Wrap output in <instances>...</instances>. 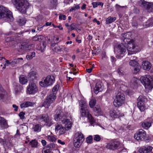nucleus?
Masks as SVG:
<instances>
[{"instance_id": "473e14b6", "label": "nucleus", "mask_w": 153, "mask_h": 153, "mask_svg": "<svg viewBox=\"0 0 153 153\" xmlns=\"http://www.w3.org/2000/svg\"><path fill=\"white\" fill-rule=\"evenodd\" d=\"M38 144V142L35 140H32L29 143L32 147L37 148Z\"/></svg>"}, {"instance_id": "5fc2aeb1", "label": "nucleus", "mask_w": 153, "mask_h": 153, "mask_svg": "<svg viewBox=\"0 0 153 153\" xmlns=\"http://www.w3.org/2000/svg\"><path fill=\"white\" fill-rule=\"evenodd\" d=\"M25 113L23 111L21 112L19 114V116L21 119H23L25 118Z\"/></svg>"}, {"instance_id": "6e6d98bb", "label": "nucleus", "mask_w": 153, "mask_h": 153, "mask_svg": "<svg viewBox=\"0 0 153 153\" xmlns=\"http://www.w3.org/2000/svg\"><path fill=\"white\" fill-rule=\"evenodd\" d=\"M147 23L149 24V26L152 25H153V18L148 20Z\"/></svg>"}, {"instance_id": "20e7f679", "label": "nucleus", "mask_w": 153, "mask_h": 153, "mask_svg": "<svg viewBox=\"0 0 153 153\" xmlns=\"http://www.w3.org/2000/svg\"><path fill=\"white\" fill-rule=\"evenodd\" d=\"M125 97L122 92H119L116 95L113 102L114 105L116 107H119L122 105L125 102Z\"/></svg>"}, {"instance_id": "e2e57ef3", "label": "nucleus", "mask_w": 153, "mask_h": 153, "mask_svg": "<svg viewBox=\"0 0 153 153\" xmlns=\"http://www.w3.org/2000/svg\"><path fill=\"white\" fill-rule=\"evenodd\" d=\"M93 7L94 8H96L98 6V3L97 2H93L92 3Z\"/></svg>"}, {"instance_id": "1a4fd4ad", "label": "nucleus", "mask_w": 153, "mask_h": 153, "mask_svg": "<svg viewBox=\"0 0 153 153\" xmlns=\"http://www.w3.org/2000/svg\"><path fill=\"white\" fill-rule=\"evenodd\" d=\"M45 78L43 80L39 82L40 85L43 87L52 85L55 81L54 77L53 76H48Z\"/></svg>"}, {"instance_id": "c756f323", "label": "nucleus", "mask_w": 153, "mask_h": 153, "mask_svg": "<svg viewBox=\"0 0 153 153\" xmlns=\"http://www.w3.org/2000/svg\"><path fill=\"white\" fill-rule=\"evenodd\" d=\"M127 8V7L126 6H121L118 4H116L115 5V9L117 11L121 12Z\"/></svg>"}, {"instance_id": "f8f14e48", "label": "nucleus", "mask_w": 153, "mask_h": 153, "mask_svg": "<svg viewBox=\"0 0 153 153\" xmlns=\"http://www.w3.org/2000/svg\"><path fill=\"white\" fill-rule=\"evenodd\" d=\"M146 100L145 97L143 95H140L137 99V106L141 112L144 111L145 109L144 102Z\"/></svg>"}, {"instance_id": "e433bc0d", "label": "nucleus", "mask_w": 153, "mask_h": 153, "mask_svg": "<svg viewBox=\"0 0 153 153\" xmlns=\"http://www.w3.org/2000/svg\"><path fill=\"white\" fill-rule=\"evenodd\" d=\"M79 105L81 108H86L88 107L86 102L81 100L79 102Z\"/></svg>"}, {"instance_id": "69168bd1", "label": "nucleus", "mask_w": 153, "mask_h": 153, "mask_svg": "<svg viewBox=\"0 0 153 153\" xmlns=\"http://www.w3.org/2000/svg\"><path fill=\"white\" fill-rule=\"evenodd\" d=\"M13 107L14 108V111H18V107L15 104H13L12 105Z\"/></svg>"}, {"instance_id": "5701e85b", "label": "nucleus", "mask_w": 153, "mask_h": 153, "mask_svg": "<svg viewBox=\"0 0 153 153\" xmlns=\"http://www.w3.org/2000/svg\"><path fill=\"white\" fill-rule=\"evenodd\" d=\"M37 74V73L34 71H32L30 72L28 75V77L31 80H33L36 79Z\"/></svg>"}, {"instance_id": "412c9836", "label": "nucleus", "mask_w": 153, "mask_h": 153, "mask_svg": "<svg viewBox=\"0 0 153 153\" xmlns=\"http://www.w3.org/2000/svg\"><path fill=\"white\" fill-rule=\"evenodd\" d=\"M152 147L151 146H148L147 147H143L140 148L138 151L140 153H148L151 152Z\"/></svg>"}, {"instance_id": "4d7b16f0", "label": "nucleus", "mask_w": 153, "mask_h": 153, "mask_svg": "<svg viewBox=\"0 0 153 153\" xmlns=\"http://www.w3.org/2000/svg\"><path fill=\"white\" fill-rule=\"evenodd\" d=\"M57 0H51V3L53 6H56L57 4Z\"/></svg>"}, {"instance_id": "774afa93", "label": "nucleus", "mask_w": 153, "mask_h": 153, "mask_svg": "<svg viewBox=\"0 0 153 153\" xmlns=\"http://www.w3.org/2000/svg\"><path fill=\"white\" fill-rule=\"evenodd\" d=\"M134 12L136 13H138L139 12V10L136 7H134L133 10Z\"/></svg>"}, {"instance_id": "f704fd0d", "label": "nucleus", "mask_w": 153, "mask_h": 153, "mask_svg": "<svg viewBox=\"0 0 153 153\" xmlns=\"http://www.w3.org/2000/svg\"><path fill=\"white\" fill-rule=\"evenodd\" d=\"M86 116L88 117V119L89 120V122L91 125L94 123L95 120L94 118L89 112L88 113V114Z\"/></svg>"}, {"instance_id": "c03bdc74", "label": "nucleus", "mask_w": 153, "mask_h": 153, "mask_svg": "<svg viewBox=\"0 0 153 153\" xmlns=\"http://www.w3.org/2000/svg\"><path fill=\"white\" fill-rule=\"evenodd\" d=\"M134 67V73L135 74H137L140 71V67L139 65H138L135 67Z\"/></svg>"}, {"instance_id": "6ab92c4d", "label": "nucleus", "mask_w": 153, "mask_h": 153, "mask_svg": "<svg viewBox=\"0 0 153 153\" xmlns=\"http://www.w3.org/2000/svg\"><path fill=\"white\" fill-rule=\"evenodd\" d=\"M62 122L63 124L64 125L65 128L68 130L71 128L72 126V123L70 120L67 119L63 118L62 120Z\"/></svg>"}, {"instance_id": "c9c22d12", "label": "nucleus", "mask_w": 153, "mask_h": 153, "mask_svg": "<svg viewBox=\"0 0 153 153\" xmlns=\"http://www.w3.org/2000/svg\"><path fill=\"white\" fill-rule=\"evenodd\" d=\"M32 105V102L27 101L22 104L20 105V107L21 108L27 107L29 106H31Z\"/></svg>"}, {"instance_id": "13d9d810", "label": "nucleus", "mask_w": 153, "mask_h": 153, "mask_svg": "<svg viewBox=\"0 0 153 153\" xmlns=\"http://www.w3.org/2000/svg\"><path fill=\"white\" fill-rule=\"evenodd\" d=\"M66 18V16L65 15H60L59 16V19H63L65 20Z\"/></svg>"}, {"instance_id": "09e8293b", "label": "nucleus", "mask_w": 153, "mask_h": 153, "mask_svg": "<svg viewBox=\"0 0 153 153\" xmlns=\"http://www.w3.org/2000/svg\"><path fill=\"white\" fill-rule=\"evenodd\" d=\"M48 139L51 142H55L56 140V138L53 136L51 135H48L47 136Z\"/></svg>"}, {"instance_id": "6e6552de", "label": "nucleus", "mask_w": 153, "mask_h": 153, "mask_svg": "<svg viewBox=\"0 0 153 153\" xmlns=\"http://www.w3.org/2000/svg\"><path fill=\"white\" fill-rule=\"evenodd\" d=\"M126 51V48L123 44L118 45L114 47V53L117 55L116 57L118 59L123 56Z\"/></svg>"}, {"instance_id": "0e129e2a", "label": "nucleus", "mask_w": 153, "mask_h": 153, "mask_svg": "<svg viewBox=\"0 0 153 153\" xmlns=\"http://www.w3.org/2000/svg\"><path fill=\"white\" fill-rule=\"evenodd\" d=\"M6 65H13V63L12 62V61L11 62H10L8 60H7L5 62Z\"/></svg>"}, {"instance_id": "052dcab7", "label": "nucleus", "mask_w": 153, "mask_h": 153, "mask_svg": "<svg viewBox=\"0 0 153 153\" xmlns=\"http://www.w3.org/2000/svg\"><path fill=\"white\" fill-rule=\"evenodd\" d=\"M117 71L120 75H123V71L120 68H118L117 69Z\"/></svg>"}, {"instance_id": "603ef678", "label": "nucleus", "mask_w": 153, "mask_h": 153, "mask_svg": "<svg viewBox=\"0 0 153 153\" xmlns=\"http://www.w3.org/2000/svg\"><path fill=\"white\" fill-rule=\"evenodd\" d=\"M101 139V138L100 136L98 135H96L94 136V140L96 141H99Z\"/></svg>"}, {"instance_id": "72a5a7b5", "label": "nucleus", "mask_w": 153, "mask_h": 153, "mask_svg": "<svg viewBox=\"0 0 153 153\" xmlns=\"http://www.w3.org/2000/svg\"><path fill=\"white\" fill-rule=\"evenodd\" d=\"M23 59L22 58H18L17 59H14L12 62L13 63V64H18L22 63L23 62Z\"/></svg>"}, {"instance_id": "58836bf2", "label": "nucleus", "mask_w": 153, "mask_h": 153, "mask_svg": "<svg viewBox=\"0 0 153 153\" xmlns=\"http://www.w3.org/2000/svg\"><path fill=\"white\" fill-rule=\"evenodd\" d=\"M5 94V91L2 87H0V100L3 99Z\"/></svg>"}, {"instance_id": "0eeeda50", "label": "nucleus", "mask_w": 153, "mask_h": 153, "mask_svg": "<svg viewBox=\"0 0 153 153\" xmlns=\"http://www.w3.org/2000/svg\"><path fill=\"white\" fill-rule=\"evenodd\" d=\"M140 80L146 88L149 90L152 88L151 82L152 80V79L150 75L142 76L140 77Z\"/></svg>"}, {"instance_id": "49530a36", "label": "nucleus", "mask_w": 153, "mask_h": 153, "mask_svg": "<svg viewBox=\"0 0 153 153\" xmlns=\"http://www.w3.org/2000/svg\"><path fill=\"white\" fill-rule=\"evenodd\" d=\"M94 110L95 113L99 114H100L101 111V109L99 106H97L95 107Z\"/></svg>"}, {"instance_id": "7c9ffc66", "label": "nucleus", "mask_w": 153, "mask_h": 153, "mask_svg": "<svg viewBox=\"0 0 153 153\" xmlns=\"http://www.w3.org/2000/svg\"><path fill=\"white\" fill-rule=\"evenodd\" d=\"M116 19L115 17H111L110 16L108 17L106 19V23L107 24H109L114 22Z\"/></svg>"}, {"instance_id": "9d476101", "label": "nucleus", "mask_w": 153, "mask_h": 153, "mask_svg": "<svg viewBox=\"0 0 153 153\" xmlns=\"http://www.w3.org/2000/svg\"><path fill=\"white\" fill-rule=\"evenodd\" d=\"M128 55H131L140 51L139 47L134 42L128 44L127 46Z\"/></svg>"}, {"instance_id": "8fccbe9b", "label": "nucleus", "mask_w": 153, "mask_h": 153, "mask_svg": "<svg viewBox=\"0 0 153 153\" xmlns=\"http://www.w3.org/2000/svg\"><path fill=\"white\" fill-rule=\"evenodd\" d=\"M80 7L79 5H77L75 6V7H73L71 8L69 11L70 12L73 11H75L76 10H78L79 9Z\"/></svg>"}, {"instance_id": "bb28decb", "label": "nucleus", "mask_w": 153, "mask_h": 153, "mask_svg": "<svg viewBox=\"0 0 153 153\" xmlns=\"http://www.w3.org/2000/svg\"><path fill=\"white\" fill-rule=\"evenodd\" d=\"M41 126L40 124H36L33 125L32 129L34 131L39 132L41 131Z\"/></svg>"}, {"instance_id": "338daca9", "label": "nucleus", "mask_w": 153, "mask_h": 153, "mask_svg": "<svg viewBox=\"0 0 153 153\" xmlns=\"http://www.w3.org/2000/svg\"><path fill=\"white\" fill-rule=\"evenodd\" d=\"M51 152V150L49 148H48L46 150H44L42 152V153H50Z\"/></svg>"}, {"instance_id": "a878e982", "label": "nucleus", "mask_w": 153, "mask_h": 153, "mask_svg": "<svg viewBox=\"0 0 153 153\" xmlns=\"http://www.w3.org/2000/svg\"><path fill=\"white\" fill-rule=\"evenodd\" d=\"M122 39H123L124 42L126 43L127 42L128 43V41H127V40H129L131 38L130 34L128 33H123L122 34Z\"/></svg>"}, {"instance_id": "2f4dec72", "label": "nucleus", "mask_w": 153, "mask_h": 153, "mask_svg": "<svg viewBox=\"0 0 153 153\" xmlns=\"http://www.w3.org/2000/svg\"><path fill=\"white\" fill-rule=\"evenodd\" d=\"M102 90V86L100 85L99 84H97L94 88V92L95 94H97L99 92L101 91Z\"/></svg>"}, {"instance_id": "ddd939ff", "label": "nucleus", "mask_w": 153, "mask_h": 153, "mask_svg": "<svg viewBox=\"0 0 153 153\" xmlns=\"http://www.w3.org/2000/svg\"><path fill=\"white\" fill-rule=\"evenodd\" d=\"M146 135L145 131L140 129L134 134V137L137 140H142L144 139Z\"/></svg>"}, {"instance_id": "2eb2a0df", "label": "nucleus", "mask_w": 153, "mask_h": 153, "mask_svg": "<svg viewBox=\"0 0 153 153\" xmlns=\"http://www.w3.org/2000/svg\"><path fill=\"white\" fill-rule=\"evenodd\" d=\"M28 93L30 94H34L38 90L37 87L33 82H31L27 88Z\"/></svg>"}, {"instance_id": "b1692460", "label": "nucleus", "mask_w": 153, "mask_h": 153, "mask_svg": "<svg viewBox=\"0 0 153 153\" xmlns=\"http://www.w3.org/2000/svg\"><path fill=\"white\" fill-rule=\"evenodd\" d=\"M0 126L2 129L6 128L8 127L7 122L3 117H0Z\"/></svg>"}, {"instance_id": "9b49d317", "label": "nucleus", "mask_w": 153, "mask_h": 153, "mask_svg": "<svg viewBox=\"0 0 153 153\" xmlns=\"http://www.w3.org/2000/svg\"><path fill=\"white\" fill-rule=\"evenodd\" d=\"M122 146V144L119 141L114 140L108 143L106 146V148L113 150L118 149Z\"/></svg>"}, {"instance_id": "f257e3e1", "label": "nucleus", "mask_w": 153, "mask_h": 153, "mask_svg": "<svg viewBox=\"0 0 153 153\" xmlns=\"http://www.w3.org/2000/svg\"><path fill=\"white\" fill-rule=\"evenodd\" d=\"M59 88V85H57L53 87L52 89L53 93L47 97L43 103V106L45 108H48L51 104L54 102L56 98V94L54 92L58 91Z\"/></svg>"}, {"instance_id": "a211bd4d", "label": "nucleus", "mask_w": 153, "mask_h": 153, "mask_svg": "<svg viewBox=\"0 0 153 153\" xmlns=\"http://www.w3.org/2000/svg\"><path fill=\"white\" fill-rule=\"evenodd\" d=\"M144 8L148 12H153V3L146 2L143 4Z\"/></svg>"}, {"instance_id": "bf43d9fd", "label": "nucleus", "mask_w": 153, "mask_h": 153, "mask_svg": "<svg viewBox=\"0 0 153 153\" xmlns=\"http://www.w3.org/2000/svg\"><path fill=\"white\" fill-rule=\"evenodd\" d=\"M75 25H74V24H72L68 28V29H71V30H74L75 28Z\"/></svg>"}, {"instance_id": "7ed1b4c3", "label": "nucleus", "mask_w": 153, "mask_h": 153, "mask_svg": "<svg viewBox=\"0 0 153 153\" xmlns=\"http://www.w3.org/2000/svg\"><path fill=\"white\" fill-rule=\"evenodd\" d=\"M1 18L8 22H12L14 20L12 12L2 6H0V19Z\"/></svg>"}, {"instance_id": "4c0bfd02", "label": "nucleus", "mask_w": 153, "mask_h": 153, "mask_svg": "<svg viewBox=\"0 0 153 153\" xmlns=\"http://www.w3.org/2000/svg\"><path fill=\"white\" fill-rule=\"evenodd\" d=\"M13 139V138L12 137H8L7 139L5 140V142H6V144H5V145L7 146H10L12 145V144L11 143Z\"/></svg>"}, {"instance_id": "f3484780", "label": "nucleus", "mask_w": 153, "mask_h": 153, "mask_svg": "<svg viewBox=\"0 0 153 153\" xmlns=\"http://www.w3.org/2000/svg\"><path fill=\"white\" fill-rule=\"evenodd\" d=\"M56 114L54 116V119L56 121L62 119L64 115L62 110L60 109H57L55 111Z\"/></svg>"}, {"instance_id": "864d4df0", "label": "nucleus", "mask_w": 153, "mask_h": 153, "mask_svg": "<svg viewBox=\"0 0 153 153\" xmlns=\"http://www.w3.org/2000/svg\"><path fill=\"white\" fill-rule=\"evenodd\" d=\"M93 140V138L91 136H89L86 138V141L87 143H91Z\"/></svg>"}, {"instance_id": "de8ad7c7", "label": "nucleus", "mask_w": 153, "mask_h": 153, "mask_svg": "<svg viewBox=\"0 0 153 153\" xmlns=\"http://www.w3.org/2000/svg\"><path fill=\"white\" fill-rule=\"evenodd\" d=\"M35 56V52H33L27 55L26 57L27 59H32Z\"/></svg>"}, {"instance_id": "39448f33", "label": "nucleus", "mask_w": 153, "mask_h": 153, "mask_svg": "<svg viewBox=\"0 0 153 153\" xmlns=\"http://www.w3.org/2000/svg\"><path fill=\"white\" fill-rule=\"evenodd\" d=\"M85 140V138L82 133L78 132L74 135V143L75 147L79 148Z\"/></svg>"}, {"instance_id": "4be33fe9", "label": "nucleus", "mask_w": 153, "mask_h": 153, "mask_svg": "<svg viewBox=\"0 0 153 153\" xmlns=\"http://www.w3.org/2000/svg\"><path fill=\"white\" fill-rule=\"evenodd\" d=\"M152 122L151 120L147 119L142 123V126L144 129H147L152 126Z\"/></svg>"}, {"instance_id": "79ce46f5", "label": "nucleus", "mask_w": 153, "mask_h": 153, "mask_svg": "<svg viewBox=\"0 0 153 153\" xmlns=\"http://www.w3.org/2000/svg\"><path fill=\"white\" fill-rule=\"evenodd\" d=\"M96 102V100L95 99L91 100L89 102V104L90 107L92 108L95 105Z\"/></svg>"}, {"instance_id": "c85d7f7f", "label": "nucleus", "mask_w": 153, "mask_h": 153, "mask_svg": "<svg viewBox=\"0 0 153 153\" xmlns=\"http://www.w3.org/2000/svg\"><path fill=\"white\" fill-rule=\"evenodd\" d=\"M19 81L20 83L22 84H26L28 81L27 77L23 75H21L19 77Z\"/></svg>"}, {"instance_id": "3c124183", "label": "nucleus", "mask_w": 153, "mask_h": 153, "mask_svg": "<svg viewBox=\"0 0 153 153\" xmlns=\"http://www.w3.org/2000/svg\"><path fill=\"white\" fill-rule=\"evenodd\" d=\"M62 48L60 46H57L55 47L53 50L57 53L60 52L62 51Z\"/></svg>"}, {"instance_id": "680f3d73", "label": "nucleus", "mask_w": 153, "mask_h": 153, "mask_svg": "<svg viewBox=\"0 0 153 153\" xmlns=\"http://www.w3.org/2000/svg\"><path fill=\"white\" fill-rule=\"evenodd\" d=\"M13 40V39L10 37H8L5 38V41L7 42H10Z\"/></svg>"}, {"instance_id": "aec40b11", "label": "nucleus", "mask_w": 153, "mask_h": 153, "mask_svg": "<svg viewBox=\"0 0 153 153\" xmlns=\"http://www.w3.org/2000/svg\"><path fill=\"white\" fill-rule=\"evenodd\" d=\"M151 66V63L148 61H144L142 62V67L144 70L148 71L150 69Z\"/></svg>"}, {"instance_id": "a19ab883", "label": "nucleus", "mask_w": 153, "mask_h": 153, "mask_svg": "<svg viewBox=\"0 0 153 153\" xmlns=\"http://www.w3.org/2000/svg\"><path fill=\"white\" fill-rule=\"evenodd\" d=\"M47 148H49L51 150L54 149L56 148V145L53 143H51L46 146Z\"/></svg>"}, {"instance_id": "37998d69", "label": "nucleus", "mask_w": 153, "mask_h": 153, "mask_svg": "<svg viewBox=\"0 0 153 153\" xmlns=\"http://www.w3.org/2000/svg\"><path fill=\"white\" fill-rule=\"evenodd\" d=\"M42 36H36L33 37L32 38V40L33 41H39L42 40Z\"/></svg>"}, {"instance_id": "dca6fc26", "label": "nucleus", "mask_w": 153, "mask_h": 153, "mask_svg": "<svg viewBox=\"0 0 153 153\" xmlns=\"http://www.w3.org/2000/svg\"><path fill=\"white\" fill-rule=\"evenodd\" d=\"M55 130L57 134L61 135L64 134L67 129L61 125L57 123L56 125Z\"/></svg>"}, {"instance_id": "423d86ee", "label": "nucleus", "mask_w": 153, "mask_h": 153, "mask_svg": "<svg viewBox=\"0 0 153 153\" xmlns=\"http://www.w3.org/2000/svg\"><path fill=\"white\" fill-rule=\"evenodd\" d=\"M37 120L39 122H43L45 125L48 126H51L53 124L51 119L50 118L48 115L46 114H42L37 116Z\"/></svg>"}, {"instance_id": "ea45409f", "label": "nucleus", "mask_w": 153, "mask_h": 153, "mask_svg": "<svg viewBox=\"0 0 153 153\" xmlns=\"http://www.w3.org/2000/svg\"><path fill=\"white\" fill-rule=\"evenodd\" d=\"M138 63L137 61H135V59H131L130 60L129 62V65L135 67L137 65H138Z\"/></svg>"}, {"instance_id": "393cba45", "label": "nucleus", "mask_w": 153, "mask_h": 153, "mask_svg": "<svg viewBox=\"0 0 153 153\" xmlns=\"http://www.w3.org/2000/svg\"><path fill=\"white\" fill-rule=\"evenodd\" d=\"M89 107L86 108H81L80 109V111L82 117L86 116L88 114V113L89 112L88 109Z\"/></svg>"}, {"instance_id": "a18cd8bd", "label": "nucleus", "mask_w": 153, "mask_h": 153, "mask_svg": "<svg viewBox=\"0 0 153 153\" xmlns=\"http://www.w3.org/2000/svg\"><path fill=\"white\" fill-rule=\"evenodd\" d=\"M26 21L23 18H20L18 20V22L20 25H22L26 23Z\"/></svg>"}, {"instance_id": "f03ea898", "label": "nucleus", "mask_w": 153, "mask_h": 153, "mask_svg": "<svg viewBox=\"0 0 153 153\" xmlns=\"http://www.w3.org/2000/svg\"><path fill=\"white\" fill-rule=\"evenodd\" d=\"M17 10L23 13H25L26 10L29 6V2L26 0H13Z\"/></svg>"}, {"instance_id": "cd10ccee", "label": "nucleus", "mask_w": 153, "mask_h": 153, "mask_svg": "<svg viewBox=\"0 0 153 153\" xmlns=\"http://www.w3.org/2000/svg\"><path fill=\"white\" fill-rule=\"evenodd\" d=\"M34 45L33 44L29 45L28 44L25 43L22 45V48L25 50H27L30 49Z\"/></svg>"}, {"instance_id": "4468645a", "label": "nucleus", "mask_w": 153, "mask_h": 153, "mask_svg": "<svg viewBox=\"0 0 153 153\" xmlns=\"http://www.w3.org/2000/svg\"><path fill=\"white\" fill-rule=\"evenodd\" d=\"M110 114L111 116L114 118H118L124 116V114L116 108L112 109L110 111Z\"/></svg>"}]
</instances>
